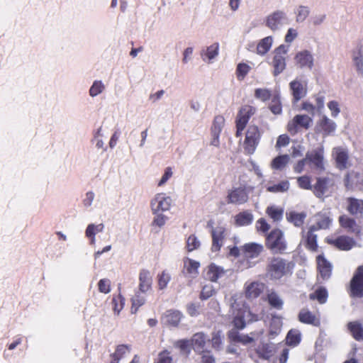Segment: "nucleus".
Segmentation results:
<instances>
[{"mask_svg": "<svg viewBox=\"0 0 363 363\" xmlns=\"http://www.w3.org/2000/svg\"><path fill=\"white\" fill-rule=\"evenodd\" d=\"M232 315H234L233 323L236 328L242 329L247 323L257 320L256 315L244 306L242 301L233 296L229 300Z\"/></svg>", "mask_w": 363, "mask_h": 363, "instance_id": "1", "label": "nucleus"}, {"mask_svg": "<svg viewBox=\"0 0 363 363\" xmlns=\"http://www.w3.org/2000/svg\"><path fill=\"white\" fill-rule=\"evenodd\" d=\"M291 262L279 257H274L269 260L267 266V275L271 279L278 280L292 273Z\"/></svg>", "mask_w": 363, "mask_h": 363, "instance_id": "2", "label": "nucleus"}, {"mask_svg": "<svg viewBox=\"0 0 363 363\" xmlns=\"http://www.w3.org/2000/svg\"><path fill=\"white\" fill-rule=\"evenodd\" d=\"M266 246L273 253H284L287 249L284 233L279 229L272 230L267 237Z\"/></svg>", "mask_w": 363, "mask_h": 363, "instance_id": "3", "label": "nucleus"}, {"mask_svg": "<svg viewBox=\"0 0 363 363\" xmlns=\"http://www.w3.org/2000/svg\"><path fill=\"white\" fill-rule=\"evenodd\" d=\"M289 46L281 45L274 50V57L271 62L273 67V75L274 77L281 74L286 68V55L289 51Z\"/></svg>", "mask_w": 363, "mask_h": 363, "instance_id": "4", "label": "nucleus"}, {"mask_svg": "<svg viewBox=\"0 0 363 363\" xmlns=\"http://www.w3.org/2000/svg\"><path fill=\"white\" fill-rule=\"evenodd\" d=\"M289 24V18L285 12L277 10L265 19V25L273 32L279 30L283 26Z\"/></svg>", "mask_w": 363, "mask_h": 363, "instance_id": "5", "label": "nucleus"}, {"mask_svg": "<svg viewBox=\"0 0 363 363\" xmlns=\"http://www.w3.org/2000/svg\"><path fill=\"white\" fill-rule=\"evenodd\" d=\"M261 138V133L256 125L249 126L244 141V149L245 152L252 155L255 152Z\"/></svg>", "mask_w": 363, "mask_h": 363, "instance_id": "6", "label": "nucleus"}, {"mask_svg": "<svg viewBox=\"0 0 363 363\" xmlns=\"http://www.w3.org/2000/svg\"><path fill=\"white\" fill-rule=\"evenodd\" d=\"M294 62L298 68L311 70L314 67L315 57L311 51L302 50L295 55Z\"/></svg>", "mask_w": 363, "mask_h": 363, "instance_id": "7", "label": "nucleus"}, {"mask_svg": "<svg viewBox=\"0 0 363 363\" xmlns=\"http://www.w3.org/2000/svg\"><path fill=\"white\" fill-rule=\"evenodd\" d=\"M254 113L255 108L250 106H245L240 109L236 118L237 137L242 135V131L245 129L250 118Z\"/></svg>", "mask_w": 363, "mask_h": 363, "instance_id": "8", "label": "nucleus"}, {"mask_svg": "<svg viewBox=\"0 0 363 363\" xmlns=\"http://www.w3.org/2000/svg\"><path fill=\"white\" fill-rule=\"evenodd\" d=\"M171 203L172 199L169 196H166L164 194H157L150 203L152 212L153 214L162 213L170 208Z\"/></svg>", "mask_w": 363, "mask_h": 363, "instance_id": "9", "label": "nucleus"}, {"mask_svg": "<svg viewBox=\"0 0 363 363\" xmlns=\"http://www.w3.org/2000/svg\"><path fill=\"white\" fill-rule=\"evenodd\" d=\"M351 296L354 297L363 296V266L359 267L351 281H350Z\"/></svg>", "mask_w": 363, "mask_h": 363, "instance_id": "10", "label": "nucleus"}, {"mask_svg": "<svg viewBox=\"0 0 363 363\" xmlns=\"http://www.w3.org/2000/svg\"><path fill=\"white\" fill-rule=\"evenodd\" d=\"M248 200V194L246 189L242 186L234 188L229 191L227 196V202L235 205L245 203Z\"/></svg>", "mask_w": 363, "mask_h": 363, "instance_id": "11", "label": "nucleus"}, {"mask_svg": "<svg viewBox=\"0 0 363 363\" xmlns=\"http://www.w3.org/2000/svg\"><path fill=\"white\" fill-rule=\"evenodd\" d=\"M308 163H310L313 167L319 171L324 170V157L323 150L318 148L313 150L311 152H308L306 155Z\"/></svg>", "mask_w": 363, "mask_h": 363, "instance_id": "12", "label": "nucleus"}, {"mask_svg": "<svg viewBox=\"0 0 363 363\" xmlns=\"http://www.w3.org/2000/svg\"><path fill=\"white\" fill-rule=\"evenodd\" d=\"M339 223L342 228L348 233H353L356 236H359L362 232V227L352 218L347 215H342L339 217Z\"/></svg>", "mask_w": 363, "mask_h": 363, "instance_id": "13", "label": "nucleus"}, {"mask_svg": "<svg viewBox=\"0 0 363 363\" xmlns=\"http://www.w3.org/2000/svg\"><path fill=\"white\" fill-rule=\"evenodd\" d=\"M333 156L336 162V166L340 169H344L350 167L348 152L342 147L333 149Z\"/></svg>", "mask_w": 363, "mask_h": 363, "instance_id": "14", "label": "nucleus"}, {"mask_svg": "<svg viewBox=\"0 0 363 363\" xmlns=\"http://www.w3.org/2000/svg\"><path fill=\"white\" fill-rule=\"evenodd\" d=\"M328 242L333 245L340 250H350L355 246V240L347 235H341L334 240H328Z\"/></svg>", "mask_w": 363, "mask_h": 363, "instance_id": "15", "label": "nucleus"}, {"mask_svg": "<svg viewBox=\"0 0 363 363\" xmlns=\"http://www.w3.org/2000/svg\"><path fill=\"white\" fill-rule=\"evenodd\" d=\"M294 102L303 98L307 93L306 84L298 79H294L289 84Z\"/></svg>", "mask_w": 363, "mask_h": 363, "instance_id": "16", "label": "nucleus"}, {"mask_svg": "<svg viewBox=\"0 0 363 363\" xmlns=\"http://www.w3.org/2000/svg\"><path fill=\"white\" fill-rule=\"evenodd\" d=\"M152 276L147 269H142L139 273L138 289L143 292H148L152 290Z\"/></svg>", "mask_w": 363, "mask_h": 363, "instance_id": "17", "label": "nucleus"}, {"mask_svg": "<svg viewBox=\"0 0 363 363\" xmlns=\"http://www.w3.org/2000/svg\"><path fill=\"white\" fill-rule=\"evenodd\" d=\"M182 317L183 315L179 311L170 309L164 313L162 320L166 325L176 327L180 323Z\"/></svg>", "mask_w": 363, "mask_h": 363, "instance_id": "18", "label": "nucleus"}, {"mask_svg": "<svg viewBox=\"0 0 363 363\" xmlns=\"http://www.w3.org/2000/svg\"><path fill=\"white\" fill-rule=\"evenodd\" d=\"M359 184H363L362 172L352 171L347 174L345 178V185L347 189H353Z\"/></svg>", "mask_w": 363, "mask_h": 363, "instance_id": "19", "label": "nucleus"}, {"mask_svg": "<svg viewBox=\"0 0 363 363\" xmlns=\"http://www.w3.org/2000/svg\"><path fill=\"white\" fill-rule=\"evenodd\" d=\"M225 228L222 226H218L212 229V250L218 252L223 245V240L224 238Z\"/></svg>", "mask_w": 363, "mask_h": 363, "instance_id": "20", "label": "nucleus"}, {"mask_svg": "<svg viewBox=\"0 0 363 363\" xmlns=\"http://www.w3.org/2000/svg\"><path fill=\"white\" fill-rule=\"evenodd\" d=\"M242 251L247 259H254L257 257L263 251V246L255 242L247 243L242 247Z\"/></svg>", "mask_w": 363, "mask_h": 363, "instance_id": "21", "label": "nucleus"}, {"mask_svg": "<svg viewBox=\"0 0 363 363\" xmlns=\"http://www.w3.org/2000/svg\"><path fill=\"white\" fill-rule=\"evenodd\" d=\"M347 210L351 215L363 216V200L349 197L347 199Z\"/></svg>", "mask_w": 363, "mask_h": 363, "instance_id": "22", "label": "nucleus"}, {"mask_svg": "<svg viewBox=\"0 0 363 363\" xmlns=\"http://www.w3.org/2000/svg\"><path fill=\"white\" fill-rule=\"evenodd\" d=\"M316 223L311 225L312 230H318L320 229H327L332 223L329 213H319L315 215Z\"/></svg>", "mask_w": 363, "mask_h": 363, "instance_id": "23", "label": "nucleus"}, {"mask_svg": "<svg viewBox=\"0 0 363 363\" xmlns=\"http://www.w3.org/2000/svg\"><path fill=\"white\" fill-rule=\"evenodd\" d=\"M264 284L259 281H253L246 285L245 295L248 298L258 297L264 291Z\"/></svg>", "mask_w": 363, "mask_h": 363, "instance_id": "24", "label": "nucleus"}, {"mask_svg": "<svg viewBox=\"0 0 363 363\" xmlns=\"http://www.w3.org/2000/svg\"><path fill=\"white\" fill-rule=\"evenodd\" d=\"M317 264L321 277L323 279H329L332 272L330 263L328 262L323 255H318L317 257Z\"/></svg>", "mask_w": 363, "mask_h": 363, "instance_id": "25", "label": "nucleus"}, {"mask_svg": "<svg viewBox=\"0 0 363 363\" xmlns=\"http://www.w3.org/2000/svg\"><path fill=\"white\" fill-rule=\"evenodd\" d=\"M313 119L311 116L307 115H296L292 121L288 124L289 131H291V125L300 126L305 129H308L312 125Z\"/></svg>", "mask_w": 363, "mask_h": 363, "instance_id": "26", "label": "nucleus"}, {"mask_svg": "<svg viewBox=\"0 0 363 363\" xmlns=\"http://www.w3.org/2000/svg\"><path fill=\"white\" fill-rule=\"evenodd\" d=\"M333 184L332 181L328 178H318L314 186V193L318 198L323 196Z\"/></svg>", "mask_w": 363, "mask_h": 363, "instance_id": "27", "label": "nucleus"}, {"mask_svg": "<svg viewBox=\"0 0 363 363\" xmlns=\"http://www.w3.org/2000/svg\"><path fill=\"white\" fill-rule=\"evenodd\" d=\"M219 45L217 43H213L210 46L203 49L201 52V55L203 61L208 63L213 62V60L218 55Z\"/></svg>", "mask_w": 363, "mask_h": 363, "instance_id": "28", "label": "nucleus"}, {"mask_svg": "<svg viewBox=\"0 0 363 363\" xmlns=\"http://www.w3.org/2000/svg\"><path fill=\"white\" fill-rule=\"evenodd\" d=\"M104 229V225L103 223L94 224L90 223L86 228L85 235L90 240V244L94 245L96 242V235L101 233Z\"/></svg>", "mask_w": 363, "mask_h": 363, "instance_id": "29", "label": "nucleus"}, {"mask_svg": "<svg viewBox=\"0 0 363 363\" xmlns=\"http://www.w3.org/2000/svg\"><path fill=\"white\" fill-rule=\"evenodd\" d=\"M352 60L358 74L363 76V48L362 45L353 51Z\"/></svg>", "mask_w": 363, "mask_h": 363, "instance_id": "30", "label": "nucleus"}, {"mask_svg": "<svg viewBox=\"0 0 363 363\" xmlns=\"http://www.w3.org/2000/svg\"><path fill=\"white\" fill-rule=\"evenodd\" d=\"M225 274V271L220 267L211 264L208 267L206 272V279L211 281H216L219 278L222 277Z\"/></svg>", "mask_w": 363, "mask_h": 363, "instance_id": "31", "label": "nucleus"}, {"mask_svg": "<svg viewBox=\"0 0 363 363\" xmlns=\"http://www.w3.org/2000/svg\"><path fill=\"white\" fill-rule=\"evenodd\" d=\"M147 292H143L140 289L137 291L135 295L132 297V307L131 313H135L139 307L145 304L146 301V294Z\"/></svg>", "mask_w": 363, "mask_h": 363, "instance_id": "32", "label": "nucleus"}, {"mask_svg": "<svg viewBox=\"0 0 363 363\" xmlns=\"http://www.w3.org/2000/svg\"><path fill=\"white\" fill-rule=\"evenodd\" d=\"M206 337L203 333H197L191 338L193 348L198 352H203Z\"/></svg>", "mask_w": 363, "mask_h": 363, "instance_id": "33", "label": "nucleus"}, {"mask_svg": "<svg viewBox=\"0 0 363 363\" xmlns=\"http://www.w3.org/2000/svg\"><path fill=\"white\" fill-rule=\"evenodd\" d=\"M224 334L220 330H214L211 333V338L209 340L211 342V347L217 351H220L223 347Z\"/></svg>", "mask_w": 363, "mask_h": 363, "instance_id": "34", "label": "nucleus"}, {"mask_svg": "<svg viewBox=\"0 0 363 363\" xmlns=\"http://www.w3.org/2000/svg\"><path fill=\"white\" fill-rule=\"evenodd\" d=\"M306 213L305 212L298 213L296 211H291L286 213V219L289 222L292 223L296 227H301L306 218Z\"/></svg>", "mask_w": 363, "mask_h": 363, "instance_id": "35", "label": "nucleus"}, {"mask_svg": "<svg viewBox=\"0 0 363 363\" xmlns=\"http://www.w3.org/2000/svg\"><path fill=\"white\" fill-rule=\"evenodd\" d=\"M298 320L303 323L312 324L313 325H317L319 323V320L316 318L315 315H314L308 309L305 308H303L300 311L298 314Z\"/></svg>", "mask_w": 363, "mask_h": 363, "instance_id": "36", "label": "nucleus"}, {"mask_svg": "<svg viewBox=\"0 0 363 363\" xmlns=\"http://www.w3.org/2000/svg\"><path fill=\"white\" fill-rule=\"evenodd\" d=\"M273 43V38L267 36L262 39L257 46V54L260 55H265L271 48Z\"/></svg>", "mask_w": 363, "mask_h": 363, "instance_id": "37", "label": "nucleus"}, {"mask_svg": "<svg viewBox=\"0 0 363 363\" xmlns=\"http://www.w3.org/2000/svg\"><path fill=\"white\" fill-rule=\"evenodd\" d=\"M348 328L356 340H363V326L359 323L350 322L348 323Z\"/></svg>", "mask_w": 363, "mask_h": 363, "instance_id": "38", "label": "nucleus"}, {"mask_svg": "<svg viewBox=\"0 0 363 363\" xmlns=\"http://www.w3.org/2000/svg\"><path fill=\"white\" fill-rule=\"evenodd\" d=\"M267 300L272 307L277 310L282 309L284 301L277 292L270 291L267 295Z\"/></svg>", "mask_w": 363, "mask_h": 363, "instance_id": "39", "label": "nucleus"}, {"mask_svg": "<svg viewBox=\"0 0 363 363\" xmlns=\"http://www.w3.org/2000/svg\"><path fill=\"white\" fill-rule=\"evenodd\" d=\"M320 125L325 135H330L336 129V123L325 116H324L320 121Z\"/></svg>", "mask_w": 363, "mask_h": 363, "instance_id": "40", "label": "nucleus"}, {"mask_svg": "<svg viewBox=\"0 0 363 363\" xmlns=\"http://www.w3.org/2000/svg\"><path fill=\"white\" fill-rule=\"evenodd\" d=\"M200 264L192 259H188L184 262V273L189 274L191 277H195L198 274V269Z\"/></svg>", "mask_w": 363, "mask_h": 363, "instance_id": "41", "label": "nucleus"}, {"mask_svg": "<svg viewBox=\"0 0 363 363\" xmlns=\"http://www.w3.org/2000/svg\"><path fill=\"white\" fill-rule=\"evenodd\" d=\"M266 213L274 221L277 222L282 219L284 209L280 207L272 206L267 208Z\"/></svg>", "mask_w": 363, "mask_h": 363, "instance_id": "42", "label": "nucleus"}, {"mask_svg": "<svg viewBox=\"0 0 363 363\" xmlns=\"http://www.w3.org/2000/svg\"><path fill=\"white\" fill-rule=\"evenodd\" d=\"M315 231L312 230L311 226L306 235L307 247L312 251H315L318 247L317 235L314 233Z\"/></svg>", "mask_w": 363, "mask_h": 363, "instance_id": "43", "label": "nucleus"}, {"mask_svg": "<svg viewBox=\"0 0 363 363\" xmlns=\"http://www.w3.org/2000/svg\"><path fill=\"white\" fill-rule=\"evenodd\" d=\"M253 220L252 213L244 211L238 214L235 217V223L238 225L243 226L250 225Z\"/></svg>", "mask_w": 363, "mask_h": 363, "instance_id": "44", "label": "nucleus"}, {"mask_svg": "<svg viewBox=\"0 0 363 363\" xmlns=\"http://www.w3.org/2000/svg\"><path fill=\"white\" fill-rule=\"evenodd\" d=\"M290 157L288 155H283L275 157L272 162V167L275 169H282L289 163Z\"/></svg>", "mask_w": 363, "mask_h": 363, "instance_id": "45", "label": "nucleus"}, {"mask_svg": "<svg viewBox=\"0 0 363 363\" xmlns=\"http://www.w3.org/2000/svg\"><path fill=\"white\" fill-rule=\"evenodd\" d=\"M289 189V182L288 181H282L277 184L268 186L267 191L272 193H284Z\"/></svg>", "mask_w": 363, "mask_h": 363, "instance_id": "46", "label": "nucleus"}, {"mask_svg": "<svg viewBox=\"0 0 363 363\" xmlns=\"http://www.w3.org/2000/svg\"><path fill=\"white\" fill-rule=\"evenodd\" d=\"M105 90V85L101 80H95L91 86L89 94L90 96L95 97L103 93Z\"/></svg>", "mask_w": 363, "mask_h": 363, "instance_id": "47", "label": "nucleus"}, {"mask_svg": "<svg viewBox=\"0 0 363 363\" xmlns=\"http://www.w3.org/2000/svg\"><path fill=\"white\" fill-rule=\"evenodd\" d=\"M311 299H316L320 303H324L327 301L328 292L324 288H319L309 295Z\"/></svg>", "mask_w": 363, "mask_h": 363, "instance_id": "48", "label": "nucleus"}, {"mask_svg": "<svg viewBox=\"0 0 363 363\" xmlns=\"http://www.w3.org/2000/svg\"><path fill=\"white\" fill-rule=\"evenodd\" d=\"M282 325L281 320L279 317H272L269 326V333L272 336H276L281 330Z\"/></svg>", "mask_w": 363, "mask_h": 363, "instance_id": "49", "label": "nucleus"}, {"mask_svg": "<svg viewBox=\"0 0 363 363\" xmlns=\"http://www.w3.org/2000/svg\"><path fill=\"white\" fill-rule=\"evenodd\" d=\"M301 340V333L298 330H291L286 336V342L293 346L297 345Z\"/></svg>", "mask_w": 363, "mask_h": 363, "instance_id": "50", "label": "nucleus"}, {"mask_svg": "<svg viewBox=\"0 0 363 363\" xmlns=\"http://www.w3.org/2000/svg\"><path fill=\"white\" fill-rule=\"evenodd\" d=\"M230 337L233 339L234 341L242 342L243 344H248L253 342V338L243 334H240L237 332H230Z\"/></svg>", "mask_w": 363, "mask_h": 363, "instance_id": "51", "label": "nucleus"}, {"mask_svg": "<svg viewBox=\"0 0 363 363\" xmlns=\"http://www.w3.org/2000/svg\"><path fill=\"white\" fill-rule=\"evenodd\" d=\"M225 119L222 116H216L212 127V134L220 135L224 125Z\"/></svg>", "mask_w": 363, "mask_h": 363, "instance_id": "52", "label": "nucleus"}, {"mask_svg": "<svg viewBox=\"0 0 363 363\" xmlns=\"http://www.w3.org/2000/svg\"><path fill=\"white\" fill-rule=\"evenodd\" d=\"M250 67L245 63H239L237 66L236 74L239 80H242L250 70Z\"/></svg>", "mask_w": 363, "mask_h": 363, "instance_id": "53", "label": "nucleus"}, {"mask_svg": "<svg viewBox=\"0 0 363 363\" xmlns=\"http://www.w3.org/2000/svg\"><path fill=\"white\" fill-rule=\"evenodd\" d=\"M171 280V276L166 271L158 275V286L160 290L165 289Z\"/></svg>", "mask_w": 363, "mask_h": 363, "instance_id": "54", "label": "nucleus"}, {"mask_svg": "<svg viewBox=\"0 0 363 363\" xmlns=\"http://www.w3.org/2000/svg\"><path fill=\"white\" fill-rule=\"evenodd\" d=\"M271 111L274 114H280L281 112V105L279 96H274L272 99L271 104L269 106Z\"/></svg>", "mask_w": 363, "mask_h": 363, "instance_id": "55", "label": "nucleus"}, {"mask_svg": "<svg viewBox=\"0 0 363 363\" xmlns=\"http://www.w3.org/2000/svg\"><path fill=\"white\" fill-rule=\"evenodd\" d=\"M255 96L263 101H265L270 99L271 92L267 89H257L255 91Z\"/></svg>", "mask_w": 363, "mask_h": 363, "instance_id": "56", "label": "nucleus"}, {"mask_svg": "<svg viewBox=\"0 0 363 363\" xmlns=\"http://www.w3.org/2000/svg\"><path fill=\"white\" fill-rule=\"evenodd\" d=\"M309 14V9L306 6H301L297 11L296 21L303 22Z\"/></svg>", "mask_w": 363, "mask_h": 363, "instance_id": "57", "label": "nucleus"}, {"mask_svg": "<svg viewBox=\"0 0 363 363\" xmlns=\"http://www.w3.org/2000/svg\"><path fill=\"white\" fill-rule=\"evenodd\" d=\"M186 245L188 250L191 252L199 247L200 242L195 235H191L187 239Z\"/></svg>", "mask_w": 363, "mask_h": 363, "instance_id": "58", "label": "nucleus"}, {"mask_svg": "<svg viewBox=\"0 0 363 363\" xmlns=\"http://www.w3.org/2000/svg\"><path fill=\"white\" fill-rule=\"evenodd\" d=\"M157 363H173V359L170 355V352L167 350H164L160 352L158 354Z\"/></svg>", "mask_w": 363, "mask_h": 363, "instance_id": "59", "label": "nucleus"}, {"mask_svg": "<svg viewBox=\"0 0 363 363\" xmlns=\"http://www.w3.org/2000/svg\"><path fill=\"white\" fill-rule=\"evenodd\" d=\"M99 290L104 294H108L111 291L110 281L107 279H102L98 283Z\"/></svg>", "mask_w": 363, "mask_h": 363, "instance_id": "60", "label": "nucleus"}, {"mask_svg": "<svg viewBox=\"0 0 363 363\" xmlns=\"http://www.w3.org/2000/svg\"><path fill=\"white\" fill-rule=\"evenodd\" d=\"M297 182L301 189H311L312 186L311 184L310 178L307 176H302L297 178Z\"/></svg>", "mask_w": 363, "mask_h": 363, "instance_id": "61", "label": "nucleus"}, {"mask_svg": "<svg viewBox=\"0 0 363 363\" xmlns=\"http://www.w3.org/2000/svg\"><path fill=\"white\" fill-rule=\"evenodd\" d=\"M328 107L331 111V116L336 118L340 112L339 104L335 101H331L328 103Z\"/></svg>", "mask_w": 363, "mask_h": 363, "instance_id": "62", "label": "nucleus"}, {"mask_svg": "<svg viewBox=\"0 0 363 363\" xmlns=\"http://www.w3.org/2000/svg\"><path fill=\"white\" fill-rule=\"evenodd\" d=\"M130 351V348L126 345H118L116 350V352L113 354V357H117L123 358L127 352Z\"/></svg>", "mask_w": 363, "mask_h": 363, "instance_id": "63", "label": "nucleus"}, {"mask_svg": "<svg viewBox=\"0 0 363 363\" xmlns=\"http://www.w3.org/2000/svg\"><path fill=\"white\" fill-rule=\"evenodd\" d=\"M215 291L212 286H204L201 292V298L207 299L214 294Z\"/></svg>", "mask_w": 363, "mask_h": 363, "instance_id": "64", "label": "nucleus"}]
</instances>
